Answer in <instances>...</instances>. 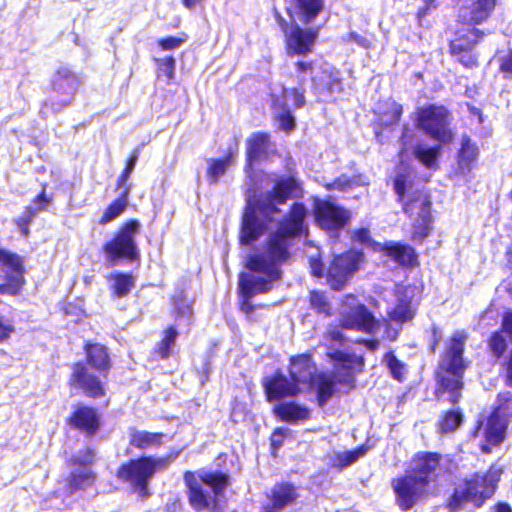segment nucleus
I'll return each mask as SVG.
<instances>
[{
  "instance_id": "obj_1",
  "label": "nucleus",
  "mask_w": 512,
  "mask_h": 512,
  "mask_svg": "<svg viewBox=\"0 0 512 512\" xmlns=\"http://www.w3.org/2000/svg\"><path fill=\"white\" fill-rule=\"evenodd\" d=\"M307 207L303 202H293L288 211L279 220L276 229L267 237L263 251L248 255L245 267L264 277H251L242 273L239 278V308L250 318L256 308H265L266 304L254 305L253 296L265 294L272 290L273 283L282 278V265L292 257V249L296 239L307 235Z\"/></svg>"
},
{
  "instance_id": "obj_2",
  "label": "nucleus",
  "mask_w": 512,
  "mask_h": 512,
  "mask_svg": "<svg viewBox=\"0 0 512 512\" xmlns=\"http://www.w3.org/2000/svg\"><path fill=\"white\" fill-rule=\"evenodd\" d=\"M246 194L247 200L241 219L239 241L243 245H251L261 237L265 230V223L258 219L257 213L264 220L271 221L275 215L281 213V205L304 196V187L297 173L292 172L277 176L273 180L271 189L257 199L253 188H249Z\"/></svg>"
},
{
  "instance_id": "obj_3",
  "label": "nucleus",
  "mask_w": 512,
  "mask_h": 512,
  "mask_svg": "<svg viewBox=\"0 0 512 512\" xmlns=\"http://www.w3.org/2000/svg\"><path fill=\"white\" fill-rule=\"evenodd\" d=\"M467 340V332L455 331L444 343L435 372L434 396L438 401L447 395L448 402L456 405L462 399L464 375L470 364L464 356Z\"/></svg>"
},
{
  "instance_id": "obj_4",
  "label": "nucleus",
  "mask_w": 512,
  "mask_h": 512,
  "mask_svg": "<svg viewBox=\"0 0 512 512\" xmlns=\"http://www.w3.org/2000/svg\"><path fill=\"white\" fill-rule=\"evenodd\" d=\"M393 189L402 212L414 220L411 241L422 244L432 230L430 195L416 186L413 174L407 169L394 176Z\"/></svg>"
},
{
  "instance_id": "obj_5",
  "label": "nucleus",
  "mask_w": 512,
  "mask_h": 512,
  "mask_svg": "<svg viewBox=\"0 0 512 512\" xmlns=\"http://www.w3.org/2000/svg\"><path fill=\"white\" fill-rule=\"evenodd\" d=\"M504 467L492 463L484 472H474L456 483L444 503L449 512H459L471 504L474 509L481 508L495 494Z\"/></svg>"
},
{
  "instance_id": "obj_6",
  "label": "nucleus",
  "mask_w": 512,
  "mask_h": 512,
  "mask_svg": "<svg viewBox=\"0 0 512 512\" xmlns=\"http://www.w3.org/2000/svg\"><path fill=\"white\" fill-rule=\"evenodd\" d=\"M512 418V392L501 391L497 394L489 414L479 418L470 436L477 438L483 436L479 449L483 454H490L495 447H499L508 438V428Z\"/></svg>"
},
{
  "instance_id": "obj_7",
  "label": "nucleus",
  "mask_w": 512,
  "mask_h": 512,
  "mask_svg": "<svg viewBox=\"0 0 512 512\" xmlns=\"http://www.w3.org/2000/svg\"><path fill=\"white\" fill-rule=\"evenodd\" d=\"M170 463L171 458L168 455L161 457L142 455L122 463L117 468L115 476L120 481L129 483L140 497L147 498L151 495L150 480L157 472L165 470Z\"/></svg>"
},
{
  "instance_id": "obj_8",
  "label": "nucleus",
  "mask_w": 512,
  "mask_h": 512,
  "mask_svg": "<svg viewBox=\"0 0 512 512\" xmlns=\"http://www.w3.org/2000/svg\"><path fill=\"white\" fill-rule=\"evenodd\" d=\"M184 485L190 506L196 512H203L210 507L211 498L201 484L208 486L214 497L221 496L230 486V476L222 471H201L198 475L194 471L183 473Z\"/></svg>"
},
{
  "instance_id": "obj_9",
  "label": "nucleus",
  "mask_w": 512,
  "mask_h": 512,
  "mask_svg": "<svg viewBox=\"0 0 512 512\" xmlns=\"http://www.w3.org/2000/svg\"><path fill=\"white\" fill-rule=\"evenodd\" d=\"M140 231V223L132 218L123 222L113 233L112 237L101 246V252L109 267L119 262L128 263L140 261V251L135 236Z\"/></svg>"
},
{
  "instance_id": "obj_10",
  "label": "nucleus",
  "mask_w": 512,
  "mask_h": 512,
  "mask_svg": "<svg viewBox=\"0 0 512 512\" xmlns=\"http://www.w3.org/2000/svg\"><path fill=\"white\" fill-rule=\"evenodd\" d=\"M452 114L444 105L428 104L416 111V127L431 139L450 144L455 134L450 128Z\"/></svg>"
},
{
  "instance_id": "obj_11",
  "label": "nucleus",
  "mask_w": 512,
  "mask_h": 512,
  "mask_svg": "<svg viewBox=\"0 0 512 512\" xmlns=\"http://www.w3.org/2000/svg\"><path fill=\"white\" fill-rule=\"evenodd\" d=\"M486 345L494 359L503 360L504 383L512 387V310L503 314L499 329L489 335Z\"/></svg>"
},
{
  "instance_id": "obj_12",
  "label": "nucleus",
  "mask_w": 512,
  "mask_h": 512,
  "mask_svg": "<svg viewBox=\"0 0 512 512\" xmlns=\"http://www.w3.org/2000/svg\"><path fill=\"white\" fill-rule=\"evenodd\" d=\"M24 258L0 247V295L18 296L25 284Z\"/></svg>"
},
{
  "instance_id": "obj_13",
  "label": "nucleus",
  "mask_w": 512,
  "mask_h": 512,
  "mask_svg": "<svg viewBox=\"0 0 512 512\" xmlns=\"http://www.w3.org/2000/svg\"><path fill=\"white\" fill-rule=\"evenodd\" d=\"M408 471L391 479L397 507L407 512L429 497V486Z\"/></svg>"
},
{
  "instance_id": "obj_14",
  "label": "nucleus",
  "mask_w": 512,
  "mask_h": 512,
  "mask_svg": "<svg viewBox=\"0 0 512 512\" xmlns=\"http://www.w3.org/2000/svg\"><path fill=\"white\" fill-rule=\"evenodd\" d=\"M365 255L361 250H347L335 255L325 274L328 285L333 291H342L350 278L359 270Z\"/></svg>"
},
{
  "instance_id": "obj_15",
  "label": "nucleus",
  "mask_w": 512,
  "mask_h": 512,
  "mask_svg": "<svg viewBox=\"0 0 512 512\" xmlns=\"http://www.w3.org/2000/svg\"><path fill=\"white\" fill-rule=\"evenodd\" d=\"M313 214L316 224L324 231L339 232L347 227L352 219L349 209L336 204L331 196L313 200Z\"/></svg>"
},
{
  "instance_id": "obj_16",
  "label": "nucleus",
  "mask_w": 512,
  "mask_h": 512,
  "mask_svg": "<svg viewBox=\"0 0 512 512\" xmlns=\"http://www.w3.org/2000/svg\"><path fill=\"white\" fill-rule=\"evenodd\" d=\"M67 384L71 390L91 399H99L106 395L105 382L91 372L84 361L73 363Z\"/></svg>"
},
{
  "instance_id": "obj_17",
  "label": "nucleus",
  "mask_w": 512,
  "mask_h": 512,
  "mask_svg": "<svg viewBox=\"0 0 512 512\" xmlns=\"http://www.w3.org/2000/svg\"><path fill=\"white\" fill-rule=\"evenodd\" d=\"M421 292L422 287L397 283L394 291L396 304L387 312L388 318L400 325L412 321L417 312L418 299L416 298H419Z\"/></svg>"
},
{
  "instance_id": "obj_18",
  "label": "nucleus",
  "mask_w": 512,
  "mask_h": 512,
  "mask_svg": "<svg viewBox=\"0 0 512 512\" xmlns=\"http://www.w3.org/2000/svg\"><path fill=\"white\" fill-rule=\"evenodd\" d=\"M483 36V31L477 28L457 31L455 38L449 41L448 52L465 68H476L479 66V61L473 50Z\"/></svg>"
},
{
  "instance_id": "obj_19",
  "label": "nucleus",
  "mask_w": 512,
  "mask_h": 512,
  "mask_svg": "<svg viewBox=\"0 0 512 512\" xmlns=\"http://www.w3.org/2000/svg\"><path fill=\"white\" fill-rule=\"evenodd\" d=\"M66 425L87 439L94 438L102 429L103 421L99 409L95 406L79 403L65 419Z\"/></svg>"
},
{
  "instance_id": "obj_20",
  "label": "nucleus",
  "mask_w": 512,
  "mask_h": 512,
  "mask_svg": "<svg viewBox=\"0 0 512 512\" xmlns=\"http://www.w3.org/2000/svg\"><path fill=\"white\" fill-rule=\"evenodd\" d=\"M80 85L79 77L69 68H58L51 78L50 97L52 107L62 109L68 106Z\"/></svg>"
},
{
  "instance_id": "obj_21",
  "label": "nucleus",
  "mask_w": 512,
  "mask_h": 512,
  "mask_svg": "<svg viewBox=\"0 0 512 512\" xmlns=\"http://www.w3.org/2000/svg\"><path fill=\"white\" fill-rule=\"evenodd\" d=\"M244 172L252 179L254 165L269 159L273 153L275 144L271 140L270 133L257 131L251 133L246 141Z\"/></svg>"
},
{
  "instance_id": "obj_22",
  "label": "nucleus",
  "mask_w": 512,
  "mask_h": 512,
  "mask_svg": "<svg viewBox=\"0 0 512 512\" xmlns=\"http://www.w3.org/2000/svg\"><path fill=\"white\" fill-rule=\"evenodd\" d=\"M318 36V27L303 28L299 24H293L285 34L287 54L306 56L312 53Z\"/></svg>"
},
{
  "instance_id": "obj_23",
  "label": "nucleus",
  "mask_w": 512,
  "mask_h": 512,
  "mask_svg": "<svg viewBox=\"0 0 512 512\" xmlns=\"http://www.w3.org/2000/svg\"><path fill=\"white\" fill-rule=\"evenodd\" d=\"M329 357L332 361L337 363V382L341 385L348 386L350 390L355 389V375L363 372L365 366L364 358L341 350L330 353Z\"/></svg>"
},
{
  "instance_id": "obj_24",
  "label": "nucleus",
  "mask_w": 512,
  "mask_h": 512,
  "mask_svg": "<svg viewBox=\"0 0 512 512\" xmlns=\"http://www.w3.org/2000/svg\"><path fill=\"white\" fill-rule=\"evenodd\" d=\"M443 455L434 451H420L413 455L412 469L408 471L418 479L423 480L427 486L435 481L440 475L442 470Z\"/></svg>"
},
{
  "instance_id": "obj_25",
  "label": "nucleus",
  "mask_w": 512,
  "mask_h": 512,
  "mask_svg": "<svg viewBox=\"0 0 512 512\" xmlns=\"http://www.w3.org/2000/svg\"><path fill=\"white\" fill-rule=\"evenodd\" d=\"M265 397L268 402L297 396L300 386L292 379L277 370L269 377L262 380Z\"/></svg>"
},
{
  "instance_id": "obj_26",
  "label": "nucleus",
  "mask_w": 512,
  "mask_h": 512,
  "mask_svg": "<svg viewBox=\"0 0 512 512\" xmlns=\"http://www.w3.org/2000/svg\"><path fill=\"white\" fill-rule=\"evenodd\" d=\"M389 260L403 269H412L420 266L419 255L414 247L401 241H385L375 244Z\"/></svg>"
},
{
  "instance_id": "obj_27",
  "label": "nucleus",
  "mask_w": 512,
  "mask_h": 512,
  "mask_svg": "<svg viewBox=\"0 0 512 512\" xmlns=\"http://www.w3.org/2000/svg\"><path fill=\"white\" fill-rule=\"evenodd\" d=\"M340 326L343 329L362 331L374 334L379 328V322L365 304H358L351 311L342 315Z\"/></svg>"
},
{
  "instance_id": "obj_28",
  "label": "nucleus",
  "mask_w": 512,
  "mask_h": 512,
  "mask_svg": "<svg viewBox=\"0 0 512 512\" xmlns=\"http://www.w3.org/2000/svg\"><path fill=\"white\" fill-rule=\"evenodd\" d=\"M83 351L86 355L84 363L106 378L113 365L108 347L99 342L87 341L83 345Z\"/></svg>"
},
{
  "instance_id": "obj_29",
  "label": "nucleus",
  "mask_w": 512,
  "mask_h": 512,
  "mask_svg": "<svg viewBox=\"0 0 512 512\" xmlns=\"http://www.w3.org/2000/svg\"><path fill=\"white\" fill-rule=\"evenodd\" d=\"M324 8L325 0H291L287 14L291 18L296 16L302 24L309 25L319 17Z\"/></svg>"
},
{
  "instance_id": "obj_30",
  "label": "nucleus",
  "mask_w": 512,
  "mask_h": 512,
  "mask_svg": "<svg viewBox=\"0 0 512 512\" xmlns=\"http://www.w3.org/2000/svg\"><path fill=\"white\" fill-rule=\"evenodd\" d=\"M403 115V106L393 99H388L379 111L374 123L375 136L379 138L387 129L396 127Z\"/></svg>"
},
{
  "instance_id": "obj_31",
  "label": "nucleus",
  "mask_w": 512,
  "mask_h": 512,
  "mask_svg": "<svg viewBox=\"0 0 512 512\" xmlns=\"http://www.w3.org/2000/svg\"><path fill=\"white\" fill-rule=\"evenodd\" d=\"M496 6V0H474L469 8L464 7L459 15L461 23L478 25L486 21Z\"/></svg>"
},
{
  "instance_id": "obj_32",
  "label": "nucleus",
  "mask_w": 512,
  "mask_h": 512,
  "mask_svg": "<svg viewBox=\"0 0 512 512\" xmlns=\"http://www.w3.org/2000/svg\"><path fill=\"white\" fill-rule=\"evenodd\" d=\"M315 365L313 363L312 354L309 352L298 354L290 358L288 372L299 386L305 383L313 374Z\"/></svg>"
},
{
  "instance_id": "obj_33",
  "label": "nucleus",
  "mask_w": 512,
  "mask_h": 512,
  "mask_svg": "<svg viewBox=\"0 0 512 512\" xmlns=\"http://www.w3.org/2000/svg\"><path fill=\"white\" fill-rule=\"evenodd\" d=\"M479 148L467 135L462 136L461 146L457 152V166L462 174H468L476 166Z\"/></svg>"
},
{
  "instance_id": "obj_34",
  "label": "nucleus",
  "mask_w": 512,
  "mask_h": 512,
  "mask_svg": "<svg viewBox=\"0 0 512 512\" xmlns=\"http://www.w3.org/2000/svg\"><path fill=\"white\" fill-rule=\"evenodd\" d=\"M273 413L283 422L296 423L311 417V410L296 402H281L273 408Z\"/></svg>"
},
{
  "instance_id": "obj_35",
  "label": "nucleus",
  "mask_w": 512,
  "mask_h": 512,
  "mask_svg": "<svg viewBox=\"0 0 512 512\" xmlns=\"http://www.w3.org/2000/svg\"><path fill=\"white\" fill-rule=\"evenodd\" d=\"M179 332L174 325H169L161 332L159 342L151 350L152 360H167L171 357L176 346Z\"/></svg>"
},
{
  "instance_id": "obj_36",
  "label": "nucleus",
  "mask_w": 512,
  "mask_h": 512,
  "mask_svg": "<svg viewBox=\"0 0 512 512\" xmlns=\"http://www.w3.org/2000/svg\"><path fill=\"white\" fill-rule=\"evenodd\" d=\"M109 290L113 299H122L127 297L134 289L136 281L131 272H112L107 277Z\"/></svg>"
},
{
  "instance_id": "obj_37",
  "label": "nucleus",
  "mask_w": 512,
  "mask_h": 512,
  "mask_svg": "<svg viewBox=\"0 0 512 512\" xmlns=\"http://www.w3.org/2000/svg\"><path fill=\"white\" fill-rule=\"evenodd\" d=\"M130 186H125L120 194L112 200L98 219V224L105 226L120 217L128 208Z\"/></svg>"
},
{
  "instance_id": "obj_38",
  "label": "nucleus",
  "mask_w": 512,
  "mask_h": 512,
  "mask_svg": "<svg viewBox=\"0 0 512 512\" xmlns=\"http://www.w3.org/2000/svg\"><path fill=\"white\" fill-rule=\"evenodd\" d=\"M235 152L228 150L222 157L209 158L207 160L206 178L210 185H215L219 179L226 174L229 167L233 164Z\"/></svg>"
},
{
  "instance_id": "obj_39",
  "label": "nucleus",
  "mask_w": 512,
  "mask_h": 512,
  "mask_svg": "<svg viewBox=\"0 0 512 512\" xmlns=\"http://www.w3.org/2000/svg\"><path fill=\"white\" fill-rule=\"evenodd\" d=\"M165 434L162 432H150L146 430H129V445L138 450H147L151 447H160Z\"/></svg>"
},
{
  "instance_id": "obj_40",
  "label": "nucleus",
  "mask_w": 512,
  "mask_h": 512,
  "mask_svg": "<svg viewBox=\"0 0 512 512\" xmlns=\"http://www.w3.org/2000/svg\"><path fill=\"white\" fill-rule=\"evenodd\" d=\"M298 497L296 487L287 482H281L274 486L271 491L270 504L274 510H281L292 504Z\"/></svg>"
},
{
  "instance_id": "obj_41",
  "label": "nucleus",
  "mask_w": 512,
  "mask_h": 512,
  "mask_svg": "<svg viewBox=\"0 0 512 512\" xmlns=\"http://www.w3.org/2000/svg\"><path fill=\"white\" fill-rule=\"evenodd\" d=\"M464 423V414L461 408L448 409L440 413L436 429L439 434L447 435L456 432Z\"/></svg>"
},
{
  "instance_id": "obj_42",
  "label": "nucleus",
  "mask_w": 512,
  "mask_h": 512,
  "mask_svg": "<svg viewBox=\"0 0 512 512\" xmlns=\"http://www.w3.org/2000/svg\"><path fill=\"white\" fill-rule=\"evenodd\" d=\"M337 384H339L337 378L333 379L332 376L327 373L321 372L316 375V402L319 407H324L337 392Z\"/></svg>"
},
{
  "instance_id": "obj_43",
  "label": "nucleus",
  "mask_w": 512,
  "mask_h": 512,
  "mask_svg": "<svg viewBox=\"0 0 512 512\" xmlns=\"http://www.w3.org/2000/svg\"><path fill=\"white\" fill-rule=\"evenodd\" d=\"M442 145L439 142L430 147L418 144L413 149V156L426 168L437 170L439 168V158L442 154Z\"/></svg>"
},
{
  "instance_id": "obj_44",
  "label": "nucleus",
  "mask_w": 512,
  "mask_h": 512,
  "mask_svg": "<svg viewBox=\"0 0 512 512\" xmlns=\"http://www.w3.org/2000/svg\"><path fill=\"white\" fill-rule=\"evenodd\" d=\"M96 474L90 468L73 470L65 480V486L68 492L74 493L78 490H84L96 482Z\"/></svg>"
},
{
  "instance_id": "obj_45",
  "label": "nucleus",
  "mask_w": 512,
  "mask_h": 512,
  "mask_svg": "<svg viewBox=\"0 0 512 512\" xmlns=\"http://www.w3.org/2000/svg\"><path fill=\"white\" fill-rule=\"evenodd\" d=\"M309 307L317 314L325 318L333 315L332 305L324 291L311 290L308 295Z\"/></svg>"
},
{
  "instance_id": "obj_46",
  "label": "nucleus",
  "mask_w": 512,
  "mask_h": 512,
  "mask_svg": "<svg viewBox=\"0 0 512 512\" xmlns=\"http://www.w3.org/2000/svg\"><path fill=\"white\" fill-rule=\"evenodd\" d=\"M368 449L369 447L367 445L361 444L353 450L339 452L334 457L333 466L342 470L357 462L360 457H363L367 453Z\"/></svg>"
},
{
  "instance_id": "obj_47",
  "label": "nucleus",
  "mask_w": 512,
  "mask_h": 512,
  "mask_svg": "<svg viewBox=\"0 0 512 512\" xmlns=\"http://www.w3.org/2000/svg\"><path fill=\"white\" fill-rule=\"evenodd\" d=\"M384 361L391 377L399 383L405 382L407 365L399 360L393 351H388L385 353Z\"/></svg>"
},
{
  "instance_id": "obj_48",
  "label": "nucleus",
  "mask_w": 512,
  "mask_h": 512,
  "mask_svg": "<svg viewBox=\"0 0 512 512\" xmlns=\"http://www.w3.org/2000/svg\"><path fill=\"white\" fill-rule=\"evenodd\" d=\"M273 108H282V111L275 115V121L279 124V129L285 133H290L296 128V120L285 103H279L277 100L272 103Z\"/></svg>"
},
{
  "instance_id": "obj_49",
  "label": "nucleus",
  "mask_w": 512,
  "mask_h": 512,
  "mask_svg": "<svg viewBox=\"0 0 512 512\" xmlns=\"http://www.w3.org/2000/svg\"><path fill=\"white\" fill-rule=\"evenodd\" d=\"M172 316L175 320L183 318L191 319L193 314V308L190 303L186 301V295L182 291L178 295L172 297Z\"/></svg>"
},
{
  "instance_id": "obj_50",
  "label": "nucleus",
  "mask_w": 512,
  "mask_h": 512,
  "mask_svg": "<svg viewBox=\"0 0 512 512\" xmlns=\"http://www.w3.org/2000/svg\"><path fill=\"white\" fill-rule=\"evenodd\" d=\"M38 214V209L33 206H25L21 215L14 219V224L23 237L30 236V225Z\"/></svg>"
},
{
  "instance_id": "obj_51",
  "label": "nucleus",
  "mask_w": 512,
  "mask_h": 512,
  "mask_svg": "<svg viewBox=\"0 0 512 512\" xmlns=\"http://www.w3.org/2000/svg\"><path fill=\"white\" fill-rule=\"evenodd\" d=\"M38 214V209L33 206H25L21 215L14 219V224L23 237L30 236V225Z\"/></svg>"
},
{
  "instance_id": "obj_52",
  "label": "nucleus",
  "mask_w": 512,
  "mask_h": 512,
  "mask_svg": "<svg viewBox=\"0 0 512 512\" xmlns=\"http://www.w3.org/2000/svg\"><path fill=\"white\" fill-rule=\"evenodd\" d=\"M140 151L139 149L133 150L125 161V167L119 174L116 180V189H124L125 186H130L127 182L135 168V165L138 161Z\"/></svg>"
},
{
  "instance_id": "obj_53",
  "label": "nucleus",
  "mask_w": 512,
  "mask_h": 512,
  "mask_svg": "<svg viewBox=\"0 0 512 512\" xmlns=\"http://www.w3.org/2000/svg\"><path fill=\"white\" fill-rule=\"evenodd\" d=\"M96 452L92 447H85L81 455H72L66 460L67 466H78L80 469L88 468L95 462Z\"/></svg>"
},
{
  "instance_id": "obj_54",
  "label": "nucleus",
  "mask_w": 512,
  "mask_h": 512,
  "mask_svg": "<svg viewBox=\"0 0 512 512\" xmlns=\"http://www.w3.org/2000/svg\"><path fill=\"white\" fill-rule=\"evenodd\" d=\"M351 240L355 243H360L369 246L374 252H379L375 244H381L371 237L370 230L366 227L356 228L351 233Z\"/></svg>"
},
{
  "instance_id": "obj_55",
  "label": "nucleus",
  "mask_w": 512,
  "mask_h": 512,
  "mask_svg": "<svg viewBox=\"0 0 512 512\" xmlns=\"http://www.w3.org/2000/svg\"><path fill=\"white\" fill-rule=\"evenodd\" d=\"M154 62L160 72H162L168 80H173L175 76V59L173 56L165 58H155Z\"/></svg>"
},
{
  "instance_id": "obj_56",
  "label": "nucleus",
  "mask_w": 512,
  "mask_h": 512,
  "mask_svg": "<svg viewBox=\"0 0 512 512\" xmlns=\"http://www.w3.org/2000/svg\"><path fill=\"white\" fill-rule=\"evenodd\" d=\"M353 186H355V181L346 175H341V176L335 178L332 182L323 184V187L327 191H333V190L346 191V190L352 188Z\"/></svg>"
},
{
  "instance_id": "obj_57",
  "label": "nucleus",
  "mask_w": 512,
  "mask_h": 512,
  "mask_svg": "<svg viewBox=\"0 0 512 512\" xmlns=\"http://www.w3.org/2000/svg\"><path fill=\"white\" fill-rule=\"evenodd\" d=\"M286 435L287 429L283 427H277L272 431L269 440L271 454L273 456H276L279 449L283 446Z\"/></svg>"
},
{
  "instance_id": "obj_58",
  "label": "nucleus",
  "mask_w": 512,
  "mask_h": 512,
  "mask_svg": "<svg viewBox=\"0 0 512 512\" xmlns=\"http://www.w3.org/2000/svg\"><path fill=\"white\" fill-rule=\"evenodd\" d=\"M46 188L47 184L43 183L40 193L31 200L34 209H38V212L46 210L53 201V196L47 194Z\"/></svg>"
},
{
  "instance_id": "obj_59",
  "label": "nucleus",
  "mask_w": 512,
  "mask_h": 512,
  "mask_svg": "<svg viewBox=\"0 0 512 512\" xmlns=\"http://www.w3.org/2000/svg\"><path fill=\"white\" fill-rule=\"evenodd\" d=\"M187 35L184 37L168 36L157 40V45L163 51L174 50L179 48L187 41Z\"/></svg>"
},
{
  "instance_id": "obj_60",
  "label": "nucleus",
  "mask_w": 512,
  "mask_h": 512,
  "mask_svg": "<svg viewBox=\"0 0 512 512\" xmlns=\"http://www.w3.org/2000/svg\"><path fill=\"white\" fill-rule=\"evenodd\" d=\"M14 332L13 322L0 315V343L8 341Z\"/></svg>"
},
{
  "instance_id": "obj_61",
  "label": "nucleus",
  "mask_w": 512,
  "mask_h": 512,
  "mask_svg": "<svg viewBox=\"0 0 512 512\" xmlns=\"http://www.w3.org/2000/svg\"><path fill=\"white\" fill-rule=\"evenodd\" d=\"M499 71L505 79H512V49L503 56L499 63Z\"/></svg>"
},
{
  "instance_id": "obj_62",
  "label": "nucleus",
  "mask_w": 512,
  "mask_h": 512,
  "mask_svg": "<svg viewBox=\"0 0 512 512\" xmlns=\"http://www.w3.org/2000/svg\"><path fill=\"white\" fill-rule=\"evenodd\" d=\"M423 6L419 7L416 12V18L421 21L427 17L432 10L437 9L438 0H422Z\"/></svg>"
},
{
  "instance_id": "obj_63",
  "label": "nucleus",
  "mask_w": 512,
  "mask_h": 512,
  "mask_svg": "<svg viewBox=\"0 0 512 512\" xmlns=\"http://www.w3.org/2000/svg\"><path fill=\"white\" fill-rule=\"evenodd\" d=\"M430 332H431V336H430V342H429V352L430 353H436L438 347H439V344L442 340V332H441V329L436 326V325H432L431 326V329H430Z\"/></svg>"
},
{
  "instance_id": "obj_64",
  "label": "nucleus",
  "mask_w": 512,
  "mask_h": 512,
  "mask_svg": "<svg viewBox=\"0 0 512 512\" xmlns=\"http://www.w3.org/2000/svg\"><path fill=\"white\" fill-rule=\"evenodd\" d=\"M290 95L293 97V105L294 108L298 109L305 105L306 100L304 96V89L299 87L291 88L289 91Z\"/></svg>"
}]
</instances>
